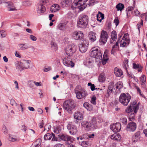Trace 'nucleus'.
Masks as SVG:
<instances>
[{"label":"nucleus","mask_w":147,"mask_h":147,"mask_svg":"<svg viewBox=\"0 0 147 147\" xmlns=\"http://www.w3.org/2000/svg\"><path fill=\"white\" fill-rule=\"evenodd\" d=\"M88 23V16L86 15L82 14L78 18L77 25L78 27L85 28L87 26Z\"/></svg>","instance_id":"1"},{"label":"nucleus","mask_w":147,"mask_h":147,"mask_svg":"<svg viewBox=\"0 0 147 147\" xmlns=\"http://www.w3.org/2000/svg\"><path fill=\"white\" fill-rule=\"evenodd\" d=\"M123 87V83L122 82H118L115 86H114V83L113 82H110L109 84L108 88L105 96L107 97H108L109 96L110 94L114 92V90H116L117 89L120 90Z\"/></svg>","instance_id":"2"},{"label":"nucleus","mask_w":147,"mask_h":147,"mask_svg":"<svg viewBox=\"0 0 147 147\" xmlns=\"http://www.w3.org/2000/svg\"><path fill=\"white\" fill-rule=\"evenodd\" d=\"M64 109L70 114L72 113V110L74 109L75 106L74 101L69 100L65 101L63 104Z\"/></svg>","instance_id":"3"},{"label":"nucleus","mask_w":147,"mask_h":147,"mask_svg":"<svg viewBox=\"0 0 147 147\" xmlns=\"http://www.w3.org/2000/svg\"><path fill=\"white\" fill-rule=\"evenodd\" d=\"M90 56L96 58L97 61H100L102 59V54L100 51L97 48H93L91 50Z\"/></svg>","instance_id":"4"},{"label":"nucleus","mask_w":147,"mask_h":147,"mask_svg":"<svg viewBox=\"0 0 147 147\" xmlns=\"http://www.w3.org/2000/svg\"><path fill=\"white\" fill-rule=\"evenodd\" d=\"M131 98V96L128 93H122L119 98V100L123 105L127 106L128 105Z\"/></svg>","instance_id":"5"},{"label":"nucleus","mask_w":147,"mask_h":147,"mask_svg":"<svg viewBox=\"0 0 147 147\" xmlns=\"http://www.w3.org/2000/svg\"><path fill=\"white\" fill-rule=\"evenodd\" d=\"M127 36L128 35L126 34H125L122 38L121 36H120L118 38V41L120 43V47H124L129 45L130 40L127 38Z\"/></svg>","instance_id":"6"},{"label":"nucleus","mask_w":147,"mask_h":147,"mask_svg":"<svg viewBox=\"0 0 147 147\" xmlns=\"http://www.w3.org/2000/svg\"><path fill=\"white\" fill-rule=\"evenodd\" d=\"M76 47L74 45H68L65 49L66 54L69 56L72 55L76 51Z\"/></svg>","instance_id":"7"},{"label":"nucleus","mask_w":147,"mask_h":147,"mask_svg":"<svg viewBox=\"0 0 147 147\" xmlns=\"http://www.w3.org/2000/svg\"><path fill=\"white\" fill-rule=\"evenodd\" d=\"M89 45L88 41L86 40H82L81 44L79 46L80 51L82 53H85L87 50Z\"/></svg>","instance_id":"8"},{"label":"nucleus","mask_w":147,"mask_h":147,"mask_svg":"<svg viewBox=\"0 0 147 147\" xmlns=\"http://www.w3.org/2000/svg\"><path fill=\"white\" fill-rule=\"evenodd\" d=\"M136 103V102H135V103H134V104L132 103L131 104L130 106L126 109L125 110L126 112L129 113L134 111V113H136L139 107L137 105H135Z\"/></svg>","instance_id":"9"},{"label":"nucleus","mask_w":147,"mask_h":147,"mask_svg":"<svg viewBox=\"0 0 147 147\" xmlns=\"http://www.w3.org/2000/svg\"><path fill=\"white\" fill-rule=\"evenodd\" d=\"M108 38V34L106 31L102 30L101 31V34L100 39V42L104 44L107 41Z\"/></svg>","instance_id":"10"},{"label":"nucleus","mask_w":147,"mask_h":147,"mask_svg":"<svg viewBox=\"0 0 147 147\" xmlns=\"http://www.w3.org/2000/svg\"><path fill=\"white\" fill-rule=\"evenodd\" d=\"M75 93L76 94V97L78 99H80L85 97L87 95V93L85 90H83L81 92L76 89L75 90Z\"/></svg>","instance_id":"11"},{"label":"nucleus","mask_w":147,"mask_h":147,"mask_svg":"<svg viewBox=\"0 0 147 147\" xmlns=\"http://www.w3.org/2000/svg\"><path fill=\"white\" fill-rule=\"evenodd\" d=\"M63 63L64 65L67 67H73L74 66V64L71 59L68 57H65L63 59Z\"/></svg>","instance_id":"12"},{"label":"nucleus","mask_w":147,"mask_h":147,"mask_svg":"<svg viewBox=\"0 0 147 147\" xmlns=\"http://www.w3.org/2000/svg\"><path fill=\"white\" fill-rule=\"evenodd\" d=\"M121 124L119 123L111 125L110 127L111 130L114 132H117L119 131L121 129Z\"/></svg>","instance_id":"13"},{"label":"nucleus","mask_w":147,"mask_h":147,"mask_svg":"<svg viewBox=\"0 0 147 147\" xmlns=\"http://www.w3.org/2000/svg\"><path fill=\"white\" fill-rule=\"evenodd\" d=\"M59 138L61 140L64 141H70L72 142L74 141V138L69 136L66 134H63L59 135Z\"/></svg>","instance_id":"14"},{"label":"nucleus","mask_w":147,"mask_h":147,"mask_svg":"<svg viewBox=\"0 0 147 147\" xmlns=\"http://www.w3.org/2000/svg\"><path fill=\"white\" fill-rule=\"evenodd\" d=\"M73 36L74 39L76 40L81 39L83 36V34L81 31H75L73 34Z\"/></svg>","instance_id":"15"},{"label":"nucleus","mask_w":147,"mask_h":147,"mask_svg":"<svg viewBox=\"0 0 147 147\" xmlns=\"http://www.w3.org/2000/svg\"><path fill=\"white\" fill-rule=\"evenodd\" d=\"M45 7L42 4H38L37 6V13L38 14H41L44 13L46 11Z\"/></svg>","instance_id":"16"},{"label":"nucleus","mask_w":147,"mask_h":147,"mask_svg":"<svg viewBox=\"0 0 147 147\" xmlns=\"http://www.w3.org/2000/svg\"><path fill=\"white\" fill-rule=\"evenodd\" d=\"M136 124L134 122L130 123L128 124L127 127V131H134L136 128Z\"/></svg>","instance_id":"17"},{"label":"nucleus","mask_w":147,"mask_h":147,"mask_svg":"<svg viewBox=\"0 0 147 147\" xmlns=\"http://www.w3.org/2000/svg\"><path fill=\"white\" fill-rule=\"evenodd\" d=\"M81 125L82 126L85 128L86 130L89 131L90 129L91 123L89 122L83 121L82 122Z\"/></svg>","instance_id":"18"},{"label":"nucleus","mask_w":147,"mask_h":147,"mask_svg":"<svg viewBox=\"0 0 147 147\" xmlns=\"http://www.w3.org/2000/svg\"><path fill=\"white\" fill-rule=\"evenodd\" d=\"M24 69H27L30 67V62L29 60H23L21 62Z\"/></svg>","instance_id":"19"},{"label":"nucleus","mask_w":147,"mask_h":147,"mask_svg":"<svg viewBox=\"0 0 147 147\" xmlns=\"http://www.w3.org/2000/svg\"><path fill=\"white\" fill-rule=\"evenodd\" d=\"M6 6L8 7V10L9 11H12L16 10V7L12 2H6Z\"/></svg>","instance_id":"20"},{"label":"nucleus","mask_w":147,"mask_h":147,"mask_svg":"<svg viewBox=\"0 0 147 147\" xmlns=\"http://www.w3.org/2000/svg\"><path fill=\"white\" fill-rule=\"evenodd\" d=\"M96 33L93 32H90L89 33L88 37L89 39L92 42H94L96 39Z\"/></svg>","instance_id":"21"},{"label":"nucleus","mask_w":147,"mask_h":147,"mask_svg":"<svg viewBox=\"0 0 147 147\" xmlns=\"http://www.w3.org/2000/svg\"><path fill=\"white\" fill-rule=\"evenodd\" d=\"M60 9V6L58 4H54L50 8V11L52 13L55 12L59 11Z\"/></svg>","instance_id":"22"},{"label":"nucleus","mask_w":147,"mask_h":147,"mask_svg":"<svg viewBox=\"0 0 147 147\" xmlns=\"http://www.w3.org/2000/svg\"><path fill=\"white\" fill-rule=\"evenodd\" d=\"M74 117L75 119L78 120H81L83 118L82 114L78 111L75 113L74 115Z\"/></svg>","instance_id":"23"},{"label":"nucleus","mask_w":147,"mask_h":147,"mask_svg":"<svg viewBox=\"0 0 147 147\" xmlns=\"http://www.w3.org/2000/svg\"><path fill=\"white\" fill-rule=\"evenodd\" d=\"M114 73L117 76L121 77L123 75V72L122 70L117 67L115 68Z\"/></svg>","instance_id":"24"},{"label":"nucleus","mask_w":147,"mask_h":147,"mask_svg":"<svg viewBox=\"0 0 147 147\" xmlns=\"http://www.w3.org/2000/svg\"><path fill=\"white\" fill-rule=\"evenodd\" d=\"M140 134V133L139 131L137 132L135 134L132 138V140L134 142H136L138 140Z\"/></svg>","instance_id":"25"},{"label":"nucleus","mask_w":147,"mask_h":147,"mask_svg":"<svg viewBox=\"0 0 147 147\" xmlns=\"http://www.w3.org/2000/svg\"><path fill=\"white\" fill-rule=\"evenodd\" d=\"M111 138L113 140L118 141L120 140L121 136L119 134L115 133L111 135Z\"/></svg>","instance_id":"26"},{"label":"nucleus","mask_w":147,"mask_h":147,"mask_svg":"<svg viewBox=\"0 0 147 147\" xmlns=\"http://www.w3.org/2000/svg\"><path fill=\"white\" fill-rule=\"evenodd\" d=\"M133 64L134 69L137 70L139 72H141L142 67L139 64H137L135 63H134Z\"/></svg>","instance_id":"27"},{"label":"nucleus","mask_w":147,"mask_h":147,"mask_svg":"<svg viewBox=\"0 0 147 147\" xmlns=\"http://www.w3.org/2000/svg\"><path fill=\"white\" fill-rule=\"evenodd\" d=\"M96 17L97 20L100 22H101L102 20L104 18V14L100 12H98V14L97 15Z\"/></svg>","instance_id":"28"},{"label":"nucleus","mask_w":147,"mask_h":147,"mask_svg":"<svg viewBox=\"0 0 147 147\" xmlns=\"http://www.w3.org/2000/svg\"><path fill=\"white\" fill-rule=\"evenodd\" d=\"M77 131L78 130L76 127L75 125H73L71 129L69 131V133L71 135H74Z\"/></svg>","instance_id":"29"},{"label":"nucleus","mask_w":147,"mask_h":147,"mask_svg":"<svg viewBox=\"0 0 147 147\" xmlns=\"http://www.w3.org/2000/svg\"><path fill=\"white\" fill-rule=\"evenodd\" d=\"M141 85L143 86H144L146 82V78L145 76L143 75L140 78Z\"/></svg>","instance_id":"30"},{"label":"nucleus","mask_w":147,"mask_h":147,"mask_svg":"<svg viewBox=\"0 0 147 147\" xmlns=\"http://www.w3.org/2000/svg\"><path fill=\"white\" fill-rule=\"evenodd\" d=\"M83 106L89 111H91L92 109L93 108L92 105L88 102H86L84 103L83 104Z\"/></svg>","instance_id":"31"},{"label":"nucleus","mask_w":147,"mask_h":147,"mask_svg":"<svg viewBox=\"0 0 147 147\" xmlns=\"http://www.w3.org/2000/svg\"><path fill=\"white\" fill-rule=\"evenodd\" d=\"M105 80V74L101 73L98 78V80L100 82H104Z\"/></svg>","instance_id":"32"},{"label":"nucleus","mask_w":147,"mask_h":147,"mask_svg":"<svg viewBox=\"0 0 147 147\" xmlns=\"http://www.w3.org/2000/svg\"><path fill=\"white\" fill-rule=\"evenodd\" d=\"M19 48L20 50H25L28 48V47L26 44H21L18 45Z\"/></svg>","instance_id":"33"},{"label":"nucleus","mask_w":147,"mask_h":147,"mask_svg":"<svg viewBox=\"0 0 147 147\" xmlns=\"http://www.w3.org/2000/svg\"><path fill=\"white\" fill-rule=\"evenodd\" d=\"M124 5L122 3H119L117 4L116 6V8L117 9L118 11H121L124 8Z\"/></svg>","instance_id":"34"},{"label":"nucleus","mask_w":147,"mask_h":147,"mask_svg":"<svg viewBox=\"0 0 147 147\" xmlns=\"http://www.w3.org/2000/svg\"><path fill=\"white\" fill-rule=\"evenodd\" d=\"M111 38L112 40L115 41L117 39V33L115 31H113L111 35Z\"/></svg>","instance_id":"35"},{"label":"nucleus","mask_w":147,"mask_h":147,"mask_svg":"<svg viewBox=\"0 0 147 147\" xmlns=\"http://www.w3.org/2000/svg\"><path fill=\"white\" fill-rule=\"evenodd\" d=\"M16 66V68L18 70L21 71L24 69L23 67H23L21 62H19L18 63H17Z\"/></svg>","instance_id":"36"},{"label":"nucleus","mask_w":147,"mask_h":147,"mask_svg":"<svg viewBox=\"0 0 147 147\" xmlns=\"http://www.w3.org/2000/svg\"><path fill=\"white\" fill-rule=\"evenodd\" d=\"M57 27L60 30H64L66 28V26L64 24L60 23L58 25Z\"/></svg>","instance_id":"37"},{"label":"nucleus","mask_w":147,"mask_h":147,"mask_svg":"<svg viewBox=\"0 0 147 147\" xmlns=\"http://www.w3.org/2000/svg\"><path fill=\"white\" fill-rule=\"evenodd\" d=\"M52 136L50 133H48L45 135L44 136V139L45 140H50L52 138Z\"/></svg>","instance_id":"38"},{"label":"nucleus","mask_w":147,"mask_h":147,"mask_svg":"<svg viewBox=\"0 0 147 147\" xmlns=\"http://www.w3.org/2000/svg\"><path fill=\"white\" fill-rule=\"evenodd\" d=\"M51 48L53 50L55 51H56L57 50V45L55 43L53 42H51Z\"/></svg>","instance_id":"39"},{"label":"nucleus","mask_w":147,"mask_h":147,"mask_svg":"<svg viewBox=\"0 0 147 147\" xmlns=\"http://www.w3.org/2000/svg\"><path fill=\"white\" fill-rule=\"evenodd\" d=\"M81 145L83 147H87L88 146H90V144L88 142L83 141L82 142Z\"/></svg>","instance_id":"40"},{"label":"nucleus","mask_w":147,"mask_h":147,"mask_svg":"<svg viewBox=\"0 0 147 147\" xmlns=\"http://www.w3.org/2000/svg\"><path fill=\"white\" fill-rule=\"evenodd\" d=\"M35 147H39L41 144V140L40 139H38L37 140L34 142Z\"/></svg>","instance_id":"41"},{"label":"nucleus","mask_w":147,"mask_h":147,"mask_svg":"<svg viewBox=\"0 0 147 147\" xmlns=\"http://www.w3.org/2000/svg\"><path fill=\"white\" fill-rule=\"evenodd\" d=\"M88 0H79L77 3V5H79L80 6H82Z\"/></svg>","instance_id":"42"},{"label":"nucleus","mask_w":147,"mask_h":147,"mask_svg":"<svg viewBox=\"0 0 147 147\" xmlns=\"http://www.w3.org/2000/svg\"><path fill=\"white\" fill-rule=\"evenodd\" d=\"M121 122L124 125H126L127 123V119L126 118L124 117H122L121 119Z\"/></svg>","instance_id":"43"},{"label":"nucleus","mask_w":147,"mask_h":147,"mask_svg":"<svg viewBox=\"0 0 147 147\" xmlns=\"http://www.w3.org/2000/svg\"><path fill=\"white\" fill-rule=\"evenodd\" d=\"M22 4L23 5L25 6H29L31 4V2L29 1L23 2Z\"/></svg>","instance_id":"44"},{"label":"nucleus","mask_w":147,"mask_h":147,"mask_svg":"<svg viewBox=\"0 0 147 147\" xmlns=\"http://www.w3.org/2000/svg\"><path fill=\"white\" fill-rule=\"evenodd\" d=\"M10 104L12 106H17L18 105L15 101L13 99H11L10 100Z\"/></svg>","instance_id":"45"},{"label":"nucleus","mask_w":147,"mask_h":147,"mask_svg":"<svg viewBox=\"0 0 147 147\" xmlns=\"http://www.w3.org/2000/svg\"><path fill=\"white\" fill-rule=\"evenodd\" d=\"M135 88L136 89L137 91L139 93L140 96H142L145 98V96L144 95H143L142 94H141V91L138 87L137 86H135Z\"/></svg>","instance_id":"46"},{"label":"nucleus","mask_w":147,"mask_h":147,"mask_svg":"<svg viewBox=\"0 0 147 147\" xmlns=\"http://www.w3.org/2000/svg\"><path fill=\"white\" fill-rule=\"evenodd\" d=\"M2 130L4 134H6L7 133V131L6 126L3 125L2 127Z\"/></svg>","instance_id":"47"},{"label":"nucleus","mask_w":147,"mask_h":147,"mask_svg":"<svg viewBox=\"0 0 147 147\" xmlns=\"http://www.w3.org/2000/svg\"><path fill=\"white\" fill-rule=\"evenodd\" d=\"M29 38L31 40L33 41H36L37 39L36 37L32 35H30Z\"/></svg>","instance_id":"48"},{"label":"nucleus","mask_w":147,"mask_h":147,"mask_svg":"<svg viewBox=\"0 0 147 147\" xmlns=\"http://www.w3.org/2000/svg\"><path fill=\"white\" fill-rule=\"evenodd\" d=\"M114 22L116 26H117L119 24V21L117 18H115L114 20Z\"/></svg>","instance_id":"49"},{"label":"nucleus","mask_w":147,"mask_h":147,"mask_svg":"<svg viewBox=\"0 0 147 147\" xmlns=\"http://www.w3.org/2000/svg\"><path fill=\"white\" fill-rule=\"evenodd\" d=\"M103 59H104L108 60V55L106 52L104 53L103 57Z\"/></svg>","instance_id":"50"},{"label":"nucleus","mask_w":147,"mask_h":147,"mask_svg":"<svg viewBox=\"0 0 147 147\" xmlns=\"http://www.w3.org/2000/svg\"><path fill=\"white\" fill-rule=\"evenodd\" d=\"M90 102L92 104L95 105L96 104V98L94 97H92L91 99Z\"/></svg>","instance_id":"51"},{"label":"nucleus","mask_w":147,"mask_h":147,"mask_svg":"<svg viewBox=\"0 0 147 147\" xmlns=\"http://www.w3.org/2000/svg\"><path fill=\"white\" fill-rule=\"evenodd\" d=\"M134 113H131L130 116H129V119L130 121H132L134 119Z\"/></svg>","instance_id":"52"},{"label":"nucleus","mask_w":147,"mask_h":147,"mask_svg":"<svg viewBox=\"0 0 147 147\" xmlns=\"http://www.w3.org/2000/svg\"><path fill=\"white\" fill-rule=\"evenodd\" d=\"M54 147H65V146L63 144H58L55 145Z\"/></svg>","instance_id":"53"},{"label":"nucleus","mask_w":147,"mask_h":147,"mask_svg":"<svg viewBox=\"0 0 147 147\" xmlns=\"http://www.w3.org/2000/svg\"><path fill=\"white\" fill-rule=\"evenodd\" d=\"M134 9V7L132 6L129 7L127 9L128 12L132 11Z\"/></svg>","instance_id":"54"},{"label":"nucleus","mask_w":147,"mask_h":147,"mask_svg":"<svg viewBox=\"0 0 147 147\" xmlns=\"http://www.w3.org/2000/svg\"><path fill=\"white\" fill-rule=\"evenodd\" d=\"M64 2L66 4L68 5L71 2V0H65L64 1Z\"/></svg>","instance_id":"55"},{"label":"nucleus","mask_w":147,"mask_h":147,"mask_svg":"<svg viewBox=\"0 0 147 147\" xmlns=\"http://www.w3.org/2000/svg\"><path fill=\"white\" fill-rule=\"evenodd\" d=\"M14 83L16 85V86L15 87V88L17 89V90H18L19 89L18 84L17 81H14Z\"/></svg>","instance_id":"56"},{"label":"nucleus","mask_w":147,"mask_h":147,"mask_svg":"<svg viewBox=\"0 0 147 147\" xmlns=\"http://www.w3.org/2000/svg\"><path fill=\"white\" fill-rule=\"evenodd\" d=\"M21 129L24 131H26V127L25 125H22L21 127Z\"/></svg>","instance_id":"57"},{"label":"nucleus","mask_w":147,"mask_h":147,"mask_svg":"<svg viewBox=\"0 0 147 147\" xmlns=\"http://www.w3.org/2000/svg\"><path fill=\"white\" fill-rule=\"evenodd\" d=\"M89 3L88 4L89 6H92L93 5V3H94V0H90L89 1Z\"/></svg>","instance_id":"58"},{"label":"nucleus","mask_w":147,"mask_h":147,"mask_svg":"<svg viewBox=\"0 0 147 147\" xmlns=\"http://www.w3.org/2000/svg\"><path fill=\"white\" fill-rule=\"evenodd\" d=\"M51 68L50 67H48L47 68H45L44 71L45 72H47L51 70Z\"/></svg>","instance_id":"59"},{"label":"nucleus","mask_w":147,"mask_h":147,"mask_svg":"<svg viewBox=\"0 0 147 147\" xmlns=\"http://www.w3.org/2000/svg\"><path fill=\"white\" fill-rule=\"evenodd\" d=\"M73 125H72L71 124V123L68 124L67 126V128L68 129H70V130L72 128Z\"/></svg>","instance_id":"60"},{"label":"nucleus","mask_w":147,"mask_h":147,"mask_svg":"<svg viewBox=\"0 0 147 147\" xmlns=\"http://www.w3.org/2000/svg\"><path fill=\"white\" fill-rule=\"evenodd\" d=\"M34 83L36 86H41V83L40 82H34Z\"/></svg>","instance_id":"61"},{"label":"nucleus","mask_w":147,"mask_h":147,"mask_svg":"<svg viewBox=\"0 0 147 147\" xmlns=\"http://www.w3.org/2000/svg\"><path fill=\"white\" fill-rule=\"evenodd\" d=\"M52 136H53L52 140L53 141H57V138L55 137L54 134L52 133Z\"/></svg>","instance_id":"62"},{"label":"nucleus","mask_w":147,"mask_h":147,"mask_svg":"<svg viewBox=\"0 0 147 147\" xmlns=\"http://www.w3.org/2000/svg\"><path fill=\"white\" fill-rule=\"evenodd\" d=\"M48 125H46L45 126L44 131L45 130L48 131L50 129Z\"/></svg>","instance_id":"63"},{"label":"nucleus","mask_w":147,"mask_h":147,"mask_svg":"<svg viewBox=\"0 0 147 147\" xmlns=\"http://www.w3.org/2000/svg\"><path fill=\"white\" fill-rule=\"evenodd\" d=\"M39 127L40 128H42L43 127V126L44 125L43 121L42 120L41 122L39 124Z\"/></svg>","instance_id":"64"}]
</instances>
